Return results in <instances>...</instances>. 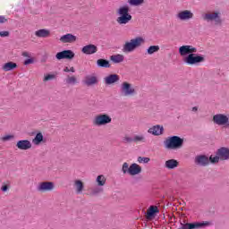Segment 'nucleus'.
Segmentation results:
<instances>
[{"mask_svg":"<svg viewBox=\"0 0 229 229\" xmlns=\"http://www.w3.org/2000/svg\"><path fill=\"white\" fill-rule=\"evenodd\" d=\"M198 48L192 45H183L179 47V55L186 65H199L205 62V55H198Z\"/></svg>","mask_w":229,"mask_h":229,"instance_id":"nucleus-1","label":"nucleus"},{"mask_svg":"<svg viewBox=\"0 0 229 229\" xmlns=\"http://www.w3.org/2000/svg\"><path fill=\"white\" fill-rule=\"evenodd\" d=\"M183 138L180 136H170L164 141L165 149L169 151H176L183 148Z\"/></svg>","mask_w":229,"mask_h":229,"instance_id":"nucleus-2","label":"nucleus"},{"mask_svg":"<svg viewBox=\"0 0 229 229\" xmlns=\"http://www.w3.org/2000/svg\"><path fill=\"white\" fill-rule=\"evenodd\" d=\"M144 44H146V39L144 38L136 37L129 41H126L123 46L122 51L123 53H133L135 49H138V47H140V46H144Z\"/></svg>","mask_w":229,"mask_h":229,"instance_id":"nucleus-3","label":"nucleus"},{"mask_svg":"<svg viewBox=\"0 0 229 229\" xmlns=\"http://www.w3.org/2000/svg\"><path fill=\"white\" fill-rule=\"evenodd\" d=\"M123 174H128L129 176H139L142 173V166L137 163L129 164L123 162L121 167Z\"/></svg>","mask_w":229,"mask_h":229,"instance_id":"nucleus-4","label":"nucleus"},{"mask_svg":"<svg viewBox=\"0 0 229 229\" xmlns=\"http://www.w3.org/2000/svg\"><path fill=\"white\" fill-rule=\"evenodd\" d=\"M116 13L118 15L116 22L120 24V26L128 24V22L131 21V14H130V6L128 5L120 6L117 9Z\"/></svg>","mask_w":229,"mask_h":229,"instance_id":"nucleus-5","label":"nucleus"},{"mask_svg":"<svg viewBox=\"0 0 229 229\" xmlns=\"http://www.w3.org/2000/svg\"><path fill=\"white\" fill-rule=\"evenodd\" d=\"M202 19L206 22H212L214 26H221L223 24V19L221 18V11H209L202 14Z\"/></svg>","mask_w":229,"mask_h":229,"instance_id":"nucleus-6","label":"nucleus"},{"mask_svg":"<svg viewBox=\"0 0 229 229\" xmlns=\"http://www.w3.org/2000/svg\"><path fill=\"white\" fill-rule=\"evenodd\" d=\"M120 92L121 95L123 96V98H131L137 95V89H135L133 84L128 81H123L121 83Z\"/></svg>","mask_w":229,"mask_h":229,"instance_id":"nucleus-7","label":"nucleus"},{"mask_svg":"<svg viewBox=\"0 0 229 229\" xmlns=\"http://www.w3.org/2000/svg\"><path fill=\"white\" fill-rule=\"evenodd\" d=\"M212 122L216 126L229 128V114L218 113L213 115Z\"/></svg>","mask_w":229,"mask_h":229,"instance_id":"nucleus-8","label":"nucleus"},{"mask_svg":"<svg viewBox=\"0 0 229 229\" xmlns=\"http://www.w3.org/2000/svg\"><path fill=\"white\" fill-rule=\"evenodd\" d=\"M94 126H106L112 123V116L108 114H97L93 119Z\"/></svg>","mask_w":229,"mask_h":229,"instance_id":"nucleus-9","label":"nucleus"},{"mask_svg":"<svg viewBox=\"0 0 229 229\" xmlns=\"http://www.w3.org/2000/svg\"><path fill=\"white\" fill-rule=\"evenodd\" d=\"M175 17L177 21L186 22L187 21H192V19H194V13L191 10H182L178 12Z\"/></svg>","mask_w":229,"mask_h":229,"instance_id":"nucleus-10","label":"nucleus"},{"mask_svg":"<svg viewBox=\"0 0 229 229\" xmlns=\"http://www.w3.org/2000/svg\"><path fill=\"white\" fill-rule=\"evenodd\" d=\"M37 191L38 192H51V191H55V182H41L37 186Z\"/></svg>","mask_w":229,"mask_h":229,"instance_id":"nucleus-11","label":"nucleus"},{"mask_svg":"<svg viewBox=\"0 0 229 229\" xmlns=\"http://www.w3.org/2000/svg\"><path fill=\"white\" fill-rule=\"evenodd\" d=\"M121 80V77H119L116 73L109 74L103 79V82L106 86L110 85H115V83H119V81Z\"/></svg>","mask_w":229,"mask_h":229,"instance_id":"nucleus-12","label":"nucleus"},{"mask_svg":"<svg viewBox=\"0 0 229 229\" xmlns=\"http://www.w3.org/2000/svg\"><path fill=\"white\" fill-rule=\"evenodd\" d=\"M75 54L72 52V50H64L55 55V58L57 60H72Z\"/></svg>","mask_w":229,"mask_h":229,"instance_id":"nucleus-13","label":"nucleus"},{"mask_svg":"<svg viewBox=\"0 0 229 229\" xmlns=\"http://www.w3.org/2000/svg\"><path fill=\"white\" fill-rule=\"evenodd\" d=\"M83 81L86 87H94L99 83V78L96 74H90L87 75Z\"/></svg>","mask_w":229,"mask_h":229,"instance_id":"nucleus-14","label":"nucleus"},{"mask_svg":"<svg viewBox=\"0 0 229 229\" xmlns=\"http://www.w3.org/2000/svg\"><path fill=\"white\" fill-rule=\"evenodd\" d=\"M148 133L154 137H160V135H164V126L160 124L154 125L148 128Z\"/></svg>","mask_w":229,"mask_h":229,"instance_id":"nucleus-15","label":"nucleus"},{"mask_svg":"<svg viewBox=\"0 0 229 229\" xmlns=\"http://www.w3.org/2000/svg\"><path fill=\"white\" fill-rule=\"evenodd\" d=\"M32 146L31 141L28 140H20L16 143V148L21 151H28V149H31Z\"/></svg>","mask_w":229,"mask_h":229,"instance_id":"nucleus-16","label":"nucleus"},{"mask_svg":"<svg viewBox=\"0 0 229 229\" xmlns=\"http://www.w3.org/2000/svg\"><path fill=\"white\" fill-rule=\"evenodd\" d=\"M59 40H60V42H62V44H74V42H76V40H78V38L76 36L72 35V33H68V34L61 36Z\"/></svg>","mask_w":229,"mask_h":229,"instance_id":"nucleus-17","label":"nucleus"},{"mask_svg":"<svg viewBox=\"0 0 229 229\" xmlns=\"http://www.w3.org/2000/svg\"><path fill=\"white\" fill-rule=\"evenodd\" d=\"M83 55H96L98 53V46L94 44H89L81 48Z\"/></svg>","mask_w":229,"mask_h":229,"instance_id":"nucleus-18","label":"nucleus"},{"mask_svg":"<svg viewBox=\"0 0 229 229\" xmlns=\"http://www.w3.org/2000/svg\"><path fill=\"white\" fill-rule=\"evenodd\" d=\"M195 164L197 165H200L202 167H205L210 164V160L208 159V157L205 155H199L195 157Z\"/></svg>","mask_w":229,"mask_h":229,"instance_id":"nucleus-19","label":"nucleus"},{"mask_svg":"<svg viewBox=\"0 0 229 229\" xmlns=\"http://www.w3.org/2000/svg\"><path fill=\"white\" fill-rule=\"evenodd\" d=\"M73 189L76 194H83V191H85V183L80 179L74 180Z\"/></svg>","mask_w":229,"mask_h":229,"instance_id":"nucleus-20","label":"nucleus"},{"mask_svg":"<svg viewBox=\"0 0 229 229\" xmlns=\"http://www.w3.org/2000/svg\"><path fill=\"white\" fill-rule=\"evenodd\" d=\"M207 225H208V222H206V223L181 224V229H198V228H203V226H207Z\"/></svg>","mask_w":229,"mask_h":229,"instance_id":"nucleus-21","label":"nucleus"},{"mask_svg":"<svg viewBox=\"0 0 229 229\" xmlns=\"http://www.w3.org/2000/svg\"><path fill=\"white\" fill-rule=\"evenodd\" d=\"M134 144H144L148 142V138H146V134L144 132H139L137 134H133Z\"/></svg>","mask_w":229,"mask_h":229,"instance_id":"nucleus-22","label":"nucleus"},{"mask_svg":"<svg viewBox=\"0 0 229 229\" xmlns=\"http://www.w3.org/2000/svg\"><path fill=\"white\" fill-rule=\"evenodd\" d=\"M34 35L38 38H49L51 37V30L47 29H40L35 31Z\"/></svg>","mask_w":229,"mask_h":229,"instance_id":"nucleus-23","label":"nucleus"},{"mask_svg":"<svg viewBox=\"0 0 229 229\" xmlns=\"http://www.w3.org/2000/svg\"><path fill=\"white\" fill-rule=\"evenodd\" d=\"M216 155L220 157V160H229V148L222 147L217 149Z\"/></svg>","mask_w":229,"mask_h":229,"instance_id":"nucleus-24","label":"nucleus"},{"mask_svg":"<svg viewBox=\"0 0 229 229\" xmlns=\"http://www.w3.org/2000/svg\"><path fill=\"white\" fill-rule=\"evenodd\" d=\"M158 212H160L158 210V207L157 206H150L147 211V215L146 217L147 219H152L153 217H155V216H157V214H158Z\"/></svg>","mask_w":229,"mask_h":229,"instance_id":"nucleus-25","label":"nucleus"},{"mask_svg":"<svg viewBox=\"0 0 229 229\" xmlns=\"http://www.w3.org/2000/svg\"><path fill=\"white\" fill-rule=\"evenodd\" d=\"M179 163L176 159H168L165 162V169L173 170L176 169L178 167Z\"/></svg>","mask_w":229,"mask_h":229,"instance_id":"nucleus-26","label":"nucleus"},{"mask_svg":"<svg viewBox=\"0 0 229 229\" xmlns=\"http://www.w3.org/2000/svg\"><path fill=\"white\" fill-rule=\"evenodd\" d=\"M95 182L98 187H105L106 185V175L98 174L95 179Z\"/></svg>","mask_w":229,"mask_h":229,"instance_id":"nucleus-27","label":"nucleus"},{"mask_svg":"<svg viewBox=\"0 0 229 229\" xmlns=\"http://www.w3.org/2000/svg\"><path fill=\"white\" fill-rule=\"evenodd\" d=\"M17 67V64L13 62H7L2 65V71L4 72H10V71H14Z\"/></svg>","mask_w":229,"mask_h":229,"instance_id":"nucleus-28","label":"nucleus"},{"mask_svg":"<svg viewBox=\"0 0 229 229\" xmlns=\"http://www.w3.org/2000/svg\"><path fill=\"white\" fill-rule=\"evenodd\" d=\"M111 62L113 64H123L124 62V55L122 54H116L110 56Z\"/></svg>","mask_w":229,"mask_h":229,"instance_id":"nucleus-29","label":"nucleus"},{"mask_svg":"<svg viewBox=\"0 0 229 229\" xmlns=\"http://www.w3.org/2000/svg\"><path fill=\"white\" fill-rule=\"evenodd\" d=\"M97 65L98 67H102L104 69H110V67H111L110 61H108L106 59H98Z\"/></svg>","mask_w":229,"mask_h":229,"instance_id":"nucleus-30","label":"nucleus"},{"mask_svg":"<svg viewBox=\"0 0 229 229\" xmlns=\"http://www.w3.org/2000/svg\"><path fill=\"white\" fill-rule=\"evenodd\" d=\"M44 142V135L41 132L36 134L35 138L32 140V143L35 146H40V143Z\"/></svg>","mask_w":229,"mask_h":229,"instance_id":"nucleus-31","label":"nucleus"},{"mask_svg":"<svg viewBox=\"0 0 229 229\" xmlns=\"http://www.w3.org/2000/svg\"><path fill=\"white\" fill-rule=\"evenodd\" d=\"M160 51V46L158 45H154V46H150L148 47L147 49V55H155V53H158Z\"/></svg>","mask_w":229,"mask_h":229,"instance_id":"nucleus-32","label":"nucleus"},{"mask_svg":"<svg viewBox=\"0 0 229 229\" xmlns=\"http://www.w3.org/2000/svg\"><path fill=\"white\" fill-rule=\"evenodd\" d=\"M65 82L67 83V85H76V83H78V79H76V76L72 75V76H67V78L65 79Z\"/></svg>","mask_w":229,"mask_h":229,"instance_id":"nucleus-33","label":"nucleus"},{"mask_svg":"<svg viewBox=\"0 0 229 229\" xmlns=\"http://www.w3.org/2000/svg\"><path fill=\"white\" fill-rule=\"evenodd\" d=\"M127 3L130 6H140L144 4V0H128Z\"/></svg>","mask_w":229,"mask_h":229,"instance_id":"nucleus-34","label":"nucleus"},{"mask_svg":"<svg viewBox=\"0 0 229 229\" xmlns=\"http://www.w3.org/2000/svg\"><path fill=\"white\" fill-rule=\"evenodd\" d=\"M52 80H56V74L55 73H47L44 75L43 81H52Z\"/></svg>","mask_w":229,"mask_h":229,"instance_id":"nucleus-35","label":"nucleus"},{"mask_svg":"<svg viewBox=\"0 0 229 229\" xmlns=\"http://www.w3.org/2000/svg\"><path fill=\"white\" fill-rule=\"evenodd\" d=\"M104 189L102 186H96L93 189H91V193L96 196L98 194H101V192H103Z\"/></svg>","mask_w":229,"mask_h":229,"instance_id":"nucleus-36","label":"nucleus"},{"mask_svg":"<svg viewBox=\"0 0 229 229\" xmlns=\"http://www.w3.org/2000/svg\"><path fill=\"white\" fill-rule=\"evenodd\" d=\"M209 162H211V164H217V162H219V160H221V157H219V155H211L208 158Z\"/></svg>","mask_w":229,"mask_h":229,"instance_id":"nucleus-37","label":"nucleus"},{"mask_svg":"<svg viewBox=\"0 0 229 229\" xmlns=\"http://www.w3.org/2000/svg\"><path fill=\"white\" fill-rule=\"evenodd\" d=\"M151 159L149 157H139L137 162L139 164H148Z\"/></svg>","mask_w":229,"mask_h":229,"instance_id":"nucleus-38","label":"nucleus"},{"mask_svg":"<svg viewBox=\"0 0 229 229\" xmlns=\"http://www.w3.org/2000/svg\"><path fill=\"white\" fill-rule=\"evenodd\" d=\"M13 139H15V135L13 134H6L2 137V140L4 142H8V140H13Z\"/></svg>","mask_w":229,"mask_h":229,"instance_id":"nucleus-39","label":"nucleus"},{"mask_svg":"<svg viewBox=\"0 0 229 229\" xmlns=\"http://www.w3.org/2000/svg\"><path fill=\"white\" fill-rule=\"evenodd\" d=\"M63 71L64 72H76V70L72 66H65Z\"/></svg>","mask_w":229,"mask_h":229,"instance_id":"nucleus-40","label":"nucleus"},{"mask_svg":"<svg viewBox=\"0 0 229 229\" xmlns=\"http://www.w3.org/2000/svg\"><path fill=\"white\" fill-rule=\"evenodd\" d=\"M0 37H2V38H4L6 37H10V31H8V30L0 31Z\"/></svg>","mask_w":229,"mask_h":229,"instance_id":"nucleus-41","label":"nucleus"},{"mask_svg":"<svg viewBox=\"0 0 229 229\" xmlns=\"http://www.w3.org/2000/svg\"><path fill=\"white\" fill-rule=\"evenodd\" d=\"M23 64H24V65H30L31 64H35V58L30 57V58L25 60Z\"/></svg>","mask_w":229,"mask_h":229,"instance_id":"nucleus-42","label":"nucleus"},{"mask_svg":"<svg viewBox=\"0 0 229 229\" xmlns=\"http://www.w3.org/2000/svg\"><path fill=\"white\" fill-rule=\"evenodd\" d=\"M123 142H126V143L134 142L133 136L132 137H130V136L123 137Z\"/></svg>","mask_w":229,"mask_h":229,"instance_id":"nucleus-43","label":"nucleus"},{"mask_svg":"<svg viewBox=\"0 0 229 229\" xmlns=\"http://www.w3.org/2000/svg\"><path fill=\"white\" fill-rule=\"evenodd\" d=\"M21 55L25 58H31V54H30V52H23Z\"/></svg>","mask_w":229,"mask_h":229,"instance_id":"nucleus-44","label":"nucleus"},{"mask_svg":"<svg viewBox=\"0 0 229 229\" xmlns=\"http://www.w3.org/2000/svg\"><path fill=\"white\" fill-rule=\"evenodd\" d=\"M8 20L4 16H0V24H4Z\"/></svg>","mask_w":229,"mask_h":229,"instance_id":"nucleus-45","label":"nucleus"},{"mask_svg":"<svg viewBox=\"0 0 229 229\" xmlns=\"http://www.w3.org/2000/svg\"><path fill=\"white\" fill-rule=\"evenodd\" d=\"M8 185L4 184L1 187V191H3V192H6L8 191Z\"/></svg>","mask_w":229,"mask_h":229,"instance_id":"nucleus-46","label":"nucleus"},{"mask_svg":"<svg viewBox=\"0 0 229 229\" xmlns=\"http://www.w3.org/2000/svg\"><path fill=\"white\" fill-rule=\"evenodd\" d=\"M191 112H193L194 114H196V112H198V106H194L191 108Z\"/></svg>","mask_w":229,"mask_h":229,"instance_id":"nucleus-47","label":"nucleus"}]
</instances>
